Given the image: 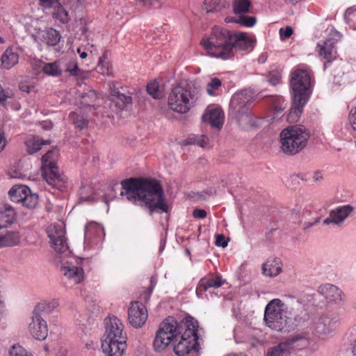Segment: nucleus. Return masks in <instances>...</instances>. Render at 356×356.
Instances as JSON below:
<instances>
[{
	"label": "nucleus",
	"instance_id": "obj_23",
	"mask_svg": "<svg viewBox=\"0 0 356 356\" xmlns=\"http://www.w3.org/2000/svg\"><path fill=\"white\" fill-rule=\"evenodd\" d=\"M332 332L331 321L327 317L320 318L315 324L314 333L321 339H326Z\"/></svg>",
	"mask_w": 356,
	"mask_h": 356
},
{
	"label": "nucleus",
	"instance_id": "obj_36",
	"mask_svg": "<svg viewBox=\"0 0 356 356\" xmlns=\"http://www.w3.org/2000/svg\"><path fill=\"white\" fill-rule=\"evenodd\" d=\"M222 86V81L216 77L211 79L210 81L207 84V92L210 96L217 95V92Z\"/></svg>",
	"mask_w": 356,
	"mask_h": 356
},
{
	"label": "nucleus",
	"instance_id": "obj_54",
	"mask_svg": "<svg viewBox=\"0 0 356 356\" xmlns=\"http://www.w3.org/2000/svg\"><path fill=\"white\" fill-rule=\"evenodd\" d=\"M40 1L41 6H42L44 8H50L54 5V3L55 2V0H40Z\"/></svg>",
	"mask_w": 356,
	"mask_h": 356
},
{
	"label": "nucleus",
	"instance_id": "obj_25",
	"mask_svg": "<svg viewBox=\"0 0 356 356\" xmlns=\"http://www.w3.org/2000/svg\"><path fill=\"white\" fill-rule=\"evenodd\" d=\"M19 54L13 47H8L1 56V65L4 69L9 70L18 63Z\"/></svg>",
	"mask_w": 356,
	"mask_h": 356
},
{
	"label": "nucleus",
	"instance_id": "obj_57",
	"mask_svg": "<svg viewBox=\"0 0 356 356\" xmlns=\"http://www.w3.org/2000/svg\"><path fill=\"white\" fill-rule=\"evenodd\" d=\"M356 10L355 8H348L346 10V13H345V15L347 17V16H350V15H352L355 11Z\"/></svg>",
	"mask_w": 356,
	"mask_h": 356
},
{
	"label": "nucleus",
	"instance_id": "obj_12",
	"mask_svg": "<svg viewBox=\"0 0 356 356\" xmlns=\"http://www.w3.org/2000/svg\"><path fill=\"white\" fill-rule=\"evenodd\" d=\"M51 248L58 253L67 256L70 254L65 232L60 226H50L47 231Z\"/></svg>",
	"mask_w": 356,
	"mask_h": 356
},
{
	"label": "nucleus",
	"instance_id": "obj_45",
	"mask_svg": "<svg viewBox=\"0 0 356 356\" xmlns=\"http://www.w3.org/2000/svg\"><path fill=\"white\" fill-rule=\"evenodd\" d=\"M106 59V54L104 53L102 57H100L98 63V69L99 73L103 75L109 74V65L108 63L105 62Z\"/></svg>",
	"mask_w": 356,
	"mask_h": 356
},
{
	"label": "nucleus",
	"instance_id": "obj_60",
	"mask_svg": "<svg viewBox=\"0 0 356 356\" xmlns=\"http://www.w3.org/2000/svg\"><path fill=\"white\" fill-rule=\"evenodd\" d=\"M353 352L354 355H356V340L354 342L353 348Z\"/></svg>",
	"mask_w": 356,
	"mask_h": 356
},
{
	"label": "nucleus",
	"instance_id": "obj_30",
	"mask_svg": "<svg viewBox=\"0 0 356 356\" xmlns=\"http://www.w3.org/2000/svg\"><path fill=\"white\" fill-rule=\"evenodd\" d=\"M20 235L17 232H10L0 236V248L17 245L20 242Z\"/></svg>",
	"mask_w": 356,
	"mask_h": 356
},
{
	"label": "nucleus",
	"instance_id": "obj_58",
	"mask_svg": "<svg viewBox=\"0 0 356 356\" xmlns=\"http://www.w3.org/2000/svg\"><path fill=\"white\" fill-rule=\"evenodd\" d=\"M19 89L23 91V92H30V90H29V86H26V85H24V84H21L19 86Z\"/></svg>",
	"mask_w": 356,
	"mask_h": 356
},
{
	"label": "nucleus",
	"instance_id": "obj_34",
	"mask_svg": "<svg viewBox=\"0 0 356 356\" xmlns=\"http://www.w3.org/2000/svg\"><path fill=\"white\" fill-rule=\"evenodd\" d=\"M43 71L51 76H59L62 73L58 61L45 64L43 67Z\"/></svg>",
	"mask_w": 356,
	"mask_h": 356
},
{
	"label": "nucleus",
	"instance_id": "obj_53",
	"mask_svg": "<svg viewBox=\"0 0 356 356\" xmlns=\"http://www.w3.org/2000/svg\"><path fill=\"white\" fill-rule=\"evenodd\" d=\"M58 15H60V20L61 22L65 23L68 22V14L67 11L62 9L58 13Z\"/></svg>",
	"mask_w": 356,
	"mask_h": 356
},
{
	"label": "nucleus",
	"instance_id": "obj_17",
	"mask_svg": "<svg viewBox=\"0 0 356 356\" xmlns=\"http://www.w3.org/2000/svg\"><path fill=\"white\" fill-rule=\"evenodd\" d=\"M225 115L222 109L219 106H209L202 115V120L209 123L212 127L218 130L223 125Z\"/></svg>",
	"mask_w": 356,
	"mask_h": 356
},
{
	"label": "nucleus",
	"instance_id": "obj_2",
	"mask_svg": "<svg viewBox=\"0 0 356 356\" xmlns=\"http://www.w3.org/2000/svg\"><path fill=\"white\" fill-rule=\"evenodd\" d=\"M120 195L133 204L147 207L150 214L161 211L167 213L164 192L159 181L147 178H130L121 181Z\"/></svg>",
	"mask_w": 356,
	"mask_h": 356
},
{
	"label": "nucleus",
	"instance_id": "obj_9",
	"mask_svg": "<svg viewBox=\"0 0 356 356\" xmlns=\"http://www.w3.org/2000/svg\"><path fill=\"white\" fill-rule=\"evenodd\" d=\"M198 328L197 321L188 318L187 327L179 337L178 343L174 345V352L177 355L188 356L198 352L200 349Z\"/></svg>",
	"mask_w": 356,
	"mask_h": 356
},
{
	"label": "nucleus",
	"instance_id": "obj_39",
	"mask_svg": "<svg viewBox=\"0 0 356 356\" xmlns=\"http://www.w3.org/2000/svg\"><path fill=\"white\" fill-rule=\"evenodd\" d=\"M184 143L186 145L195 144L201 147L206 148L208 145V140L204 136H202L201 137L193 136L187 138L184 141Z\"/></svg>",
	"mask_w": 356,
	"mask_h": 356
},
{
	"label": "nucleus",
	"instance_id": "obj_18",
	"mask_svg": "<svg viewBox=\"0 0 356 356\" xmlns=\"http://www.w3.org/2000/svg\"><path fill=\"white\" fill-rule=\"evenodd\" d=\"M225 282L222 280V275L219 273L209 274L204 277H202L196 288V293L198 297H201L202 293L211 288H219Z\"/></svg>",
	"mask_w": 356,
	"mask_h": 356
},
{
	"label": "nucleus",
	"instance_id": "obj_22",
	"mask_svg": "<svg viewBox=\"0 0 356 356\" xmlns=\"http://www.w3.org/2000/svg\"><path fill=\"white\" fill-rule=\"evenodd\" d=\"M63 275L74 284H79L83 280L84 272L81 267L64 265L60 267Z\"/></svg>",
	"mask_w": 356,
	"mask_h": 356
},
{
	"label": "nucleus",
	"instance_id": "obj_35",
	"mask_svg": "<svg viewBox=\"0 0 356 356\" xmlns=\"http://www.w3.org/2000/svg\"><path fill=\"white\" fill-rule=\"evenodd\" d=\"M76 127L82 129L88 125V120L83 115L79 114L77 112L71 113L70 115Z\"/></svg>",
	"mask_w": 356,
	"mask_h": 356
},
{
	"label": "nucleus",
	"instance_id": "obj_21",
	"mask_svg": "<svg viewBox=\"0 0 356 356\" xmlns=\"http://www.w3.org/2000/svg\"><path fill=\"white\" fill-rule=\"evenodd\" d=\"M282 261L280 258L268 259L262 265V273L264 276L275 277L282 271Z\"/></svg>",
	"mask_w": 356,
	"mask_h": 356
},
{
	"label": "nucleus",
	"instance_id": "obj_1",
	"mask_svg": "<svg viewBox=\"0 0 356 356\" xmlns=\"http://www.w3.org/2000/svg\"><path fill=\"white\" fill-rule=\"evenodd\" d=\"M255 42L247 33L215 26L209 37L201 40L200 44L210 56L228 60L234 57V49L250 52Z\"/></svg>",
	"mask_w": 356,
	"mask_h": 356
},
{
	"label": "nucleus",
	"instance_id": "obj_6",
	"mask_svg": "<svg viewBox=\"0 0 356 356\" xmlns=\"http://www.w3.org/2000/svg\"><path fill=\"white\" fill-rule=\"evenodd\" d=\"M188 318L177 321L173 317L166 318L160 325L153 341L155 351L161 352L175 341H177L180 334L187 327Z\"/></svg>",
	"mask_w": 356,
	"mask_h": 356
},
{
	"label": "nucleus",
	"instance_id": "obj_62",
	"mask_svg": "<svg viewBox=\"0 0 356 356\" xmlns=\"http://www.w3.org/2000/svg\"><path fill=\"white\" fill-rule=\"evenodd\" d=\"M4 43H5L4 39L0 36V44H4Z\"/></svg>",
	"mask_w": 356,
	"mask_h": 356
},
{
	"label": "nucleus",
	"instance_id": "obj_59",
	"mask_svg": "<svg viewBox=\"0 0 356 356\" xmlns=\"http://www.w3.org/2000/svg\"><path fill=\"white\" fill-rule=\"evenodd\" d=\"M78 53L80 54V57L83 59L86 58L88 56L87 53L85 51L81 52L80 49H78Z\"/></svg>",
	"mask_w": 356,
	"mask_h": 356
},
{
	"label": "nucleus",
	"instance_id": "obj_61",
	"mask_svg": "<svg viewBox=\"0 0 356 356\" xmlns=\"http://www.w3.org/2000/svg\"><path fill=\"white\" fill-rule=\"evenodd\" d=\"M226 356H245V355H243V354H240V355H236V354H229V355H227Z\"/></svg>",
	"mask_w": 356,
	"mask_h": 356
},
{
	"label": "nucleus",
	"instance_id": "obj_10",
	"mask_svg": "<svg viewBox=\"0 0 356 356\" xmlns=\"http://www.w3.org/2000/svg\"><path fill=\"white\" fill-rule=\"evenodd\" d=\"M58 155V150L52 149L42 157V175L49 185L56 188H59L63 183V179L59 174L56 165Z\"/></svg>",
	"mask_w": 356,
	"mask_h": 356
},
{
	"label": "nucleus",
	"instance_id": "obj_24",
	"mask_svg": "<svg viewBox=\"0 0 356 356\" xmlns=\"http://www.w3.org/2000/svg\"><path fill=\"white\" fill-rule=\"evenodd\" d=\"M16 213L10 206H0V229L9 227L15 220Z\"/></svg>",
	"mask_w": 356,
	"mask_h": 356
},
{
	"label": "nucleus",
	"instance_id": "obj_16",
	"mask_svg": "<svg viewBox=\"0 0 356 356\" xmlns=\"http://www.w3.org/2000/svg\"><path fill=\"white\" fill-rule=\"evenodd\" d=\"M316 51L320 57L326 60V63L323 65L324 70L327 68V63H331L337 57L336 42L332 38H327L321 43H318Z\"/></svg>",
	"mask_w": 356,
	"mask_h": 356
},
{
	"label": "nucleus",
	"instance_id": "obj_46",
	"mask_svg": "<svg viewBox=\"0 0 356 356\" xmlns=\"http://www.w3.org/2000/svg\"><path fill=\"white\" fill-rule=\"evenodd\" d=\"M220 0H204V5L207 11L213 12L218 7Z\"/></svg>",
	"mask_w": 356,
	"mask_h": 356
},
{
	"label": "nucleus",
	"instance_id": "obj_3",
	"mask_svg": "<svg viewBox=\"0 0 356 356\" xmlns=\"http://www.w3.org/2000/svg\"><path fill=\"white\" fill-rule=\"evenodd\" d=\"M312 71L306 66H298L291 73L290 87L293 106L287 115L289 122H297L312 92Z\"/></svg>",
	"mask_w": 356,
	"mask_h": 356
},
{
	"label": "nucleus",
	"instance_id": "obj_33",
	"mask_svg": "<svg viewBox=\"0 0 356 356\" xmlns=\"http://www.w3.org/2000/svg\"><path fill=\"white\" fill-rule=\"evenodd\" d=\"M270 108L277 113L282 112L284 110L286 103L284 98L281 96H273L269 99Z\"/></svg>",
	"mask_w": 356,
	"mask_h": 356
},
{
	"label": "nucleus",
	"instance_id": "obj_55",
	"mask_svg": "<svg viewBox=\"0 0 356 356\" xmlns=\"http://www.w3.org/2000/svg\"><path fill=\"white\" fill-rule=\"evenodd\" d=\"M322 174L321 172H315L313 175V180L315 181H318L322 179Z\"/></svg>",
	"mask_w": 356,
	"mask_h": 356
},
{
	"label": "nucleus",
	"instance_id": "obj_64",
	"mask_svg": "<svg viewBox=\"0 0 356 356\" xmlns=\"http://www.w3.org/2000/svg\"><path fill=\"white\" fill-rule=\"evenodd\" d=\"M318 222V219H316V220L314 221V223H311L309 225H308V227L312 226V225H314V224H316Z\"/></svg>",
	"mask_w": 356,
	"mask_h": 356
},
{
	"label": "nucleus",
	"instance_id": "obj_63",
	"mask_svg": "<svg viewBox=\"0 0 356 356\" xmlns=\"http://www.w3.org/2000/svg\"><path fill=\"white\" fill-rule=\"evenodd\" d=\"M310 213V211H308V210H305H305H304V211H303V212H302V214H303V215H305L306 213Z\"/></svg>",
	"mask_w": 356,
	"mask_h": 356
},
{
	"label": "nucleus",
	"instance_id": "obj_28",
	"mask_svg": "<svg viewBox=\"0 0 356 356\" xmlns=\"http://www.w3.org/2000/svg\"><path fill=\"white\" fill-rule=\"evenodd\" d=\"M39 37L49 46H56L61 38L60 33L52 28L42 31L39 33Z\"/></svg>",
	"mask_w": 356,
	"mask_h": 356
},
{
	"label": "nucleus",
	"instance_id": "obj_50",
	"mask_svg": "<svg viewBox=\"0 0 356 356\" xmlns=\"http://www.w3.org/2000/svg\"><path fill=\"white\" fill-rule=\"evenodd\" d=\"M280 81V75L277 72H271L269 75V82L273 85H277Z\"/></svg>",
	"mask_w": 356,
	"mask_h": 356
},
{
	"label": "nucleus",
	"instance_id": "obj_15",
	"mask_svg": "<svg viewBox=\"0 0 356 356\" xmlns=\"http://www.w3.org/2000/svg\"><path fill=\"white\" fill-rule=\"evenodd\" d=\"M29 330L31 336L37 340H44L48 335L47 323L36 310L33 312Z\"/></svg>",
	"mask_w": 356,
	"mask_h": 356
},
{
	"label": "nucleus",
	"instance_id": "obj_48",
	"mask_svg": "<svg viewBox=\"0 0 356 356\" xmlns=\"http://www.w3.org/2000/svg\"><path fill=\"white\" fill-rule=\"evenodd\" d=\"M216 245L222 248H225L227 245V241L223 234H217L216 236Z\"/></svg>",
	"mask_w": 356,
	"mask_h": 356
},
{
	"label": "nucleus",
	"instance_id": "obj_5",
	"mask_svg": "<svg viewBox=\"0 0 356 356\" xmlns=\"http://www.w3.org/2000/svg\"><path fill=\"white\" fill-rule=\"evenodd\" d=\"M200 95L198 88L188 85L177 84L168 95V108L173 112L186 114L196 105Z\"/></svg>",
	"mask_w": 356,
	"mask_h": 356
},
{
	"label": "nucleus",
	"instance_id": "obj_29",
	"mask_svg": "<svg viewBox=\"0 0 356 356\" xmlns=\"http://www.w3.org/2000/svg\"><path fill=\"white\" fill-rule=\"evenodd\" d=\"M29 192H30V189L26 186L15 185L10 189L8 195L11 201L16 203H21Z\"/></svg>",
	"mask_w": 356,
	"mask_h": 356
},
{
	"label": "nucleus",
	"instance_id": "obj_31",
	"mask_svg": "<svg viewBox=\"0 0 356 356\" xmlns=\"http://www.w3.org/2000/svg\"><path fill=\"white\" fill-rule=\"evenodd\" d=\"M47 144H49L48 140H44L38 137H33L26 142L27 151L31 154L38 152L42 145Z\"/></svg>",
	"mask_w": 356,
	"mask_h": 356
},
{
	"label": "nucleus",
	"instance_id": "obj_7",
	"mask_svg": "<svg viewBox=\"0 0 356 356\" xmlns=\"http://www.w3.org/2000/svg\"><path fill=\"white\" fill-rule=\"evenodd\" d=\"M286 305L279 298L271 300L266 306L264 320L272 330L282 332L291 328V318Z\"/></svg>",
	"mask_w": 356,
	"mask_h": 356
},
{
	"label": "nucleus",
	"instance_id": "obj_40",
	"mask_svg": "<svg viewBox=\"0 0 356 356\" xmlns=\"http://www.w3.org/2000/svg\"><path fill=\"white\" fill-rule=\"evenodd\" d=\"M58 306V302L56 300H52L48 302L39 303L34 310L47 311L48 312L52 311Z\"/></svg>",
	"mask_w": 356,
	"mask_h": 356
},
{
	"label": "nucleus",
	"instance_id": "obj_47",
	"mask_svg": "<svg viewBox=\"0 0 356 356\" xmlns=\"http://www.w3.org/2000/svg\"><path fill=\"white\" fill-rule=\"evenodd\" d=\"M293 31L291 26H286V28H281L279 31V33L282 40H285L291 36Z\"/></svg>",
	"mask_w": 356,
	"mask_h": 356
},
{
	"label": "nucleus",
	"instance_id": "obj_51",
	"mask_svg": "<svg viewBox=\"0 0 356 356\" xmlns=\"http://www.w3.org/2000/svg\"><path fill=\"white\" fill-rule=\"evenodd\" d=\"M349 120L353 129L356 131V108L351 110Z\"/></svg>",
	"mask_w": 356,
	"mask_h": 356
},
{
	"label": "nucleus",
	"instance_id": "obj_11",
	"mask_svg": "<svg viewBox=\"0 0 356 356\" xmlns=\"http://www.w3.org/2000/svg\"><path fill=\"white\" fill-rule=\"evenodd\" d=\"M250 104V97L245 92L235 93L229 104V115H232L238 124L241 123L243 118L250 121L248 115Z\"/></svg>",
	"mask_w": 356,
	"mask_h": 356
},
{
	"label": "nucleus",
	"instance_id": "obj_26",
	"mask_svg": "<svg viewBox=\"0 0 356 356\" xmlns=\"http://www.w3.org/2000/svg\"><path fill=\"white\" fill-rule=\"evenodd\" d=\"M104 236L103 227L95 222H89L85 229V238L86 240L100 239Z\"/></svg>",
	"mask_w": 356,
	"mask_h": 356
},
{
	"label": "nucleus",
	"instance_id": "obj_13",
	"mask_svg": "<svg viewBox=\"0 0 356 356\" xmlns=\"http://www.w3.org/2000/svg\"><path fill=\"white\" fill-rule=\"evenodd\" d=\"M355 207L350 204L338 206L330 211L329 216L323 220V224L341 226L353 215Z\"/></svg>",
	"mask_w": 356,
	"mask_h": 356
},
{
	"label": "nucleus",
	"instance_id": "obj_42",
	"mask_svg": "<svg viewBox=\"0 0 356 356\" xmlns=\"http://www.w3.org/2000/svg\"><path fill=\"white\" fill-rule=\"evenodd\" d=\"M9 356H32L19 344L13 345L9 350Z\"/></svg>",
	"mask_w": 356,
	"mask_h": 356
},
{
	"label": "nucleus",
	"instance_id": "obj_32",
	"mask_svg": "<svg viewBox=\"0 0 356 356\" xmlns=\"http://www.w3.org/2000/svg\"><path fill=\"white\" fill-rule=\"evenodd\" d=\"M250 6V0H232L233 12L237 15L248 13Z\"/></svg>",
	"mask_w": 356,
	"mask_h": 356
},
{
	"label": "nucleus",
	"instance_id": "obj_38",
	"mask_svg": "<svg viewBox=\"0 0 356 356\" xmlns=\"http://www.w3.org/2000/svg\"><path fill=\"white\" fill-rule=\"evenodd\" d=\"M38 195L32 193L31 191L27 193L26 197H24L21 202L22 205L29 209H33L38 204Z\"/></svg>",
	"mask_w": 356,
	"mask_h": 356
},
{
	"label": "nucleus",
	"instance_id": "obj_52",
	"mask_svg": "<svg viewBox=\"0 0 356 356\" xmlns=\"http://www.w3.org/2000/svg\"><path fill=\"white\" fill-rule=\"evenodd\" d=\"M6 145V139L4 136V133L0 130V152H2Z\"/></svg>",
	"mask_w": 356,
	"mask_h": 356
},
{
	"label": "nucleus",
	"instance_id": "obj_49",
	"mask_svg": "<svg viewBox=\"0 0 356 356\" xmlns=\"http://www.w3.org/2000/svg\"><path fill=\"white\" fill-rule=\"evenodd\" d=\"M207 212L201 209H195L193 211V216L196 219H204L207 217Z\"/></svg>",
	"mask_w": 356,
	"mask_h": 356
},
{
	"label": "nucleus",
	"instance_id": "obj_19",
	"mask_svg": "<svg viewBox=\"0 0 356 356\" xmlns=\"http://www.w3.org/2000/svg\"><path fill=\"white\" fill-rule=\"evenodd\" d=\"M318 292L329 302L337 303L342 301L344 297L343 291L339 287L328 283L320 286Z\"/></svg>",
	"mask_w": 356,
	"mask_h": 356
},
{
	"label": "nucleus",
	"instance_id": "obj_20",
	"mask_svg": "<svg viewBox=\"0 0 356 356\" xmlns=\"http://www.w3.org/2000/svg\"><path fill=\"white\" fill-rule=\"evenodd\" d=\"M296 341L297 339L295 338L289 339L268 348L266 356H291L293 349V343Z\"/></svg>",
	"mask_w": 356,
	"mask_h": 356
},
{
	"label": "nucleus",
	"instance_id": "obj_27",
	"mask_svg": "<svg viewBox=\"0 0 356 356\" xmlns=\"http://www.w3.org/2000/svg\"><path fill=\"white\" fill-rule=\"evenodd\" d=\"M111 95L112 101L115 103L117 107L122 110L131 105L132 99L130 96L122 93L118 88H111Z\"/></svg>",
	"mask_w": 356,
	"mask_h": 356
},
{
	"label": "nucleus",
	"instance_id": "obj_56",
	"mask_svg": "<svg viewBox=\"0 0 356 356\" xmlns=\"http://www.w3.org/2000/svg\"><path fill=\"white\" fill-rule=\"evenodd\" d=\"M8 96L5 93V92L0 88V101L3 102L5 101L7 99Z\"/></svg>",
	"mask_w": 356,
	"mask_h": 356
},
{
	"label": "nucleus",
	"instance_id": "obj_37",
	"mask_svg": "<svg viewBox=\"0 0 356 356\" xmlns=\"http://www.w3.org/2000/svg\"><path fill=\"white\" fill-rule=\"evenodd\" d=\"M147 91L154 99H159L163 97V92L159 89V83L155 81L148 83Z\"/></svg>",
	"mask_w": 356,
	"mask_h": 356
},
{
	"label": "nucleus",
	"instance_id": "obj_4",
	"mask_svg": "<svg viewBox=\"0 0 356 356\" xmlns=\"http://www.w3.org/2000/svg\"><path fill=\"white\" fill-rule=\"evenodd\" d=\"M102 348L106 356H122L127 349V336L122 321L115 316L105 319Z\"/></svg>",
	"mask_w": 356,
	"mask_h": 356
},
{
	"label": "nucleus",
	"instance_id": "obj_14",
	"mask_svg": "<svg viewBox=\"0 0 356 356\" xmlns=\"http://www.w3.org/2000/svg\"><path fill=\"white\" fill-rule=\"evenodd\" d=\"M148 314L145 306L140 302L131 303L128 309V318L130 324L136 327H142L147 319Z\"/></svg>",
	"mask_w": 356,
	"mask_h": 356
},
{
	"label": "nucleus",
	"instance_id": "obj_44",
	"mask_svg": "<svg viewBox=\"0 0 356 356\" xmlns=\"http://www.w3.org/2000/svg\"><path fill=\"white\" fill-rule=\"evenodd\" d=\"M66 71L68 72L70 75L74 76H79L81 72V70L78 67L77 62L75 60H72L67 63Z\"/></svg>",
	"mask_w": 356,
	"mask_h": 356
},
{
	"label": "nucleus",
	"instance_id": "obj_8",
	"mask_svg": "<svg viewBox=\"0 0 356 356\" xmlns=\"http://www.w3.org/2000/svg\"><path fill=\"white\" fill-rule=\"evenodd\" d=\"M309 138V134L304 127H289L280 134L282 150L285 154L294 155L305 147Z\"/></svg>",
	"mask_w": 356,
	"mask_h": 356
},
{
	"label": "nucleus",
	"instance_id": "obj_41",
	"mask_svg": "<svg viewBox=\"0 0 356 356\" xmlns=\"http://www.w3.org/2000/svg\"><path fill=\"white\" fill-rule=\"evenodd\" d=\"M156 278L154 276H152L149 280V286L140 295L141 300H143L145 302H147L149 301L152 291L156 285Z\"/></svg>",
	"mask_w": 356,
	"mask_h": 356
},
{
	"label": "nucleus",
	"instance_id": "obj_43",
	"mask_svg": "<svg viewBox=\"0 0 356 356\" xmlns=\"http://www.w3.org/2000/svg\"><path fill=\"white\" fill-rule=\"evenodd\" d=\"M239 15L236 22L246 27H252L255 24L257 20L254 17L245 16L243 14Z\"/></svg>",
	"mask_w": 356,
	"mask_h": 356
}]
</instances>
